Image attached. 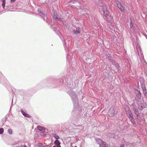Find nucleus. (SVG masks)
Here are the masks:
<instances>
[{"label":"nucleus","instance_id":"1","mask_svg":"<svg viewBox=\"0 0 147 147\" xmlns=\"http://www.w3.org/2000/svg\"><path fill=\"white\" fill-rule=\"evenodd\" d=\"M103 8V11L104 15L106 17V20L108 21H109L110 20H111L112 18L110 13L106 8Z\"/></svg>","mask_w":147,"mask_h":147},{"label":"nucleus","instance_id":"2","mask_svg":"<svg viewBox=\"0 0 147 147\" xmlns=\"http://www.w3.org/2000/svg\"><path fill=\"white\" fill-rule=\"evenodd\" d=\"M115 2L117 7L122 12L123 11L125 10V8L122 5L121 3L117 0H116Z\"/></svg>","mask_w":147,"mask_h":147},{"label":"nucleus","instance_id":"3","mask_svg":"<svg viewBox=\"0 0 147 147\" xmlns=\"http://www.w3.org/2000/svg\"><path fill=\"white\" fill-rule=\"evenodd\" d=\"M115 110L114 107H112L111 108L109 112V116L111 117L114 116L115 115Z\"/></svg>","mask_w":147,"mask_h":147},{"label":"nucleus","instance_id":"4","mask_svg":"<svg viewBox=\"0 0 147 147\" xmlns=\"http://www.w3.org/2000/svg\"><path fill=\"white\" fill-rule=\"evenodd\" d=\"M38 129L41 132H44L45 131V128L43 127L39 126L37 127Z\"/></svg>","mask_w":147,"mask_h":147},{"label":"nucleus","instance_id":"5","mask_svg":"<svg viewBox=\"0 0 147 147\" xmlns=\"http://www.w3.org/2000/svg\"><path fill=\"white\" fill-rule=\"evenodd\" d=\"M97 143L100 145L101 146L105 142L102 140L100 138H98L96 139Z\"/></svg>","mask_w":147,"mask_h":147},{"label":"nucleus","instance_id":"6","mask_svg":"<svg viewBox=\"0 0 147 147\" xmlns=\"http://www.w3.org/2000/svg\"><path fill=\"white\" fill-rule=\"evenodd\" d=\"M80 28L79 27H78L76 28V30H74L73 32L74 34H77L79 33L80 32Z\"/></svg>","mask_w":147,"mask_h":147},{"label":"nucleus","instance_id":"7","mask_svg":"<svg viewBox=\"0 0 147 147\" xmlns=\"http://www.w3.org/2000/svg\"><path fill=\"white\" fill-rule=\"evenodd\" d=\"M54 143L57 145V147H61L60 145L61 143L59 140H55Z\"/></svg>","mask_w":147,"mask_h":147},{"label":"nucleus","instance_id":"8","mask_svg":"<svg viewBox=\"0 0 147 147\" xmlns=\"http://www.w3.org/2000/svg\"><path fill=\"white\" fill-rule=\"evenodd\" d=\"M21 112H22L23 115L25 117H30V116L29 115L26 113L23 110H21Z\"/></svg>","mask_w":147,"mask_h":147},{"label":"nucleus","instance_id":"9","mask_svg":"<svg viewBox=\"0 0 147 147\" xmlns=\"http://www.w3.org/2000/svg\"><path fill=\"white\" fill-rule=\"evenodd\" d=\"M127 115V116L128 117L129 119L132 117H133V115L131 113V111H129L128 112L126 113Z\"/></svg>","mask_w":147,"mask_h":147},{"label":"nucleus","instance_id":"10","mask_svg":"<svg viewBox=\"0 0 147 147\" xmlns=\"http://www.w3.org/2000/svg\"><path fill=\"white\" fill-rule=\"evenodd\" d=\"M52 16L54 19H59V18L58 17V15L57 13L53 14Z\"/></svg>","mask_w":147,"mask_h":147},{"label":"nucleus","instance_id":"11","mask_svg":"<svg viewBox=\"0 0 147 147\" xmlns=\"http://www.w3.org/2000/svg\"><path fill=\"white\" fill-rule=\"evenodd\" d=\"M125 109L126 112V113L129 111H130L129 108L128 106L127 105H125Z\"/></svg>","mask_w":147,"mask_h":147},{"label":"nucleus","instance_id":"12","mask_svg":"<svg viewBox=\"0 0 147 147\" xmlns=\"http://www.w3.org/2000/svg\"><path fill=\"white\" fill-rule=\"evenodd\" d=\"M129 119L131 121V123L134 125L135 124H136L134 120V119L133 118V117H131Z\"/></svg>","mask_w":147,"mask_h":147},{"label":"nucleus","instance_id":"13","mask_svg":"<svg viewBox=\"0 0 147 147\" xmlns=\"http://www.w3.org/2000/svg\"><path fill=\"white\" fill-rule=\"evenodd\" d=\"M98 4L100 6H102L103 5V2L102 0H100L98 1Z\"/></svg>","mask_w":147,"mask_h":147},{"label":"nucleus","instance_id":"14","mask_svg":"<svg viewBox=\"0 0 147 147\" xmlns=\"http://www.w3.org/2000/svg\"><path fill=\"white\" fill-rule=\"evenodd\" d=\"M101 146H102V147H108V144L105 142H103V144Z\"/></svg>","mask_w":147,"mask_h":147},{"label":"nucleus","instance_id":"15","mask_svg":"<svg viewBox=\"0 0 147 147\" xmlns=\"http://www.w3.org/2000/svg\"><path fill=\"white\" fill-rule=\"evenodd\" d=\"M8 131L9 132V134L11 135L12 134V130L11 129H9L8 130Z\"/></svg>","mask_w":147,"mask_h":147},{"label":"nucleus","instance_id":"16","mask_svg":"<svg viewBox=\"0 0 147 147\" xmlns=\"http://www.w3.org/2000/svg\"><path fill=\"white\" fill-rule=\"evenodd\" d=\"M134 112L135 114L137 115V116H138L139 114V112L138 110H134Z\"/></svg>","mask_w":147,"mask_h":147},{"label":"nucleus","instance_id":"17","mask_svg":"<svg viewBox=\"0 0 147 147\" xmlns=\"http://www.w3.org/2000/svg\"><path fill=\"white\" fill-rule=\"evenodd\" d=\"M4 131L3 129V128L0 129V134H1L3 133Z\"/></svg>","mask_w":147,"mask_h":147},{"label":"nucleus","instance_id":"18","mask_svg":"<svg viewBox=\"0 0 147 147\" xmlns=\"http://www.w3.org/2000/svg\"><path fill=\"white\" fill-rule=\"evenodd\" d=\"M54 136V137L57 140L59 138V136L56 135H55V136Z\"/></svg>","mask_w":147,"mask_h":147},{"label":"nucleus","instance_id":"19","mask_svg":"<svg viewBox=\"0 0 147 147\" xmlns=\"http://www.w3.org/2000/svg\"><path fill=\"white\" fill-rule=\"evenodd\" d=\"M5 2H3L2 4V6L3 8L4 9L5 8Z\"/></svg>","mask_w":147,"mask_h":147},{"label":"nucleus","instance_id":"20","mask_svg":"<svg viewBox=\"0 0 147 147\" xmlns=\"http://www.w3.org/2000/svg\"><path fill=\"white\" fill-rule=\"evenodd\" d=\"M16 0H11V3H12L14 2H15L16 1Z\"/></svg>","mask_w":147,"mask_h":147},{"label":"nucleus","instance_id":"21","mask_svg":"<svg viewBox=\"0 0 147 147\" xmlns=\"http://www.w3.org/2000/svg\"><path fill=\"white\" fill-rule=\"evenodd\" d=\"M124 144H121L120 146V147H124Z\"/></svg>","mask_w":147,"mask_h":147},{"label":"nucleus","instance_id":"22","mask_svg":"<svg viewBox=\"0 0 147 147\" xmlns=\"http://www.w3.org/2000/svg\"><path fill=\"white\" fill-rule=\"evenodd\" d=\"M5 0H2L1 1H2L3 2H5Z\"/></svg>","mask_w":147,"mask_h":147},{"label":"nucleus","instance_id":"23","mask_svg":"<svg viewBox=\"0 0 147 147\" xmlns=\"http://www.w3.org/2000/svg\"><path fill=\"white\" fill-rule=\"evenodd\" d=\"M57 146H53V147H57Z\"/></svg>","mask_w":147,"mask_h":147},{"label":"nucleus","instance_id":"24","mask_svg":"<svg viewBox=\"0 0 147 147\" xmlns=\"http://www.w3.org/2000/svg\"><path fill=\"white\" fill-rule=\"evenodd\" d=\"M24 147H27L26 145H25Z\"/></svg>","mask_w":147,"mask_h":147}]
</instances>
